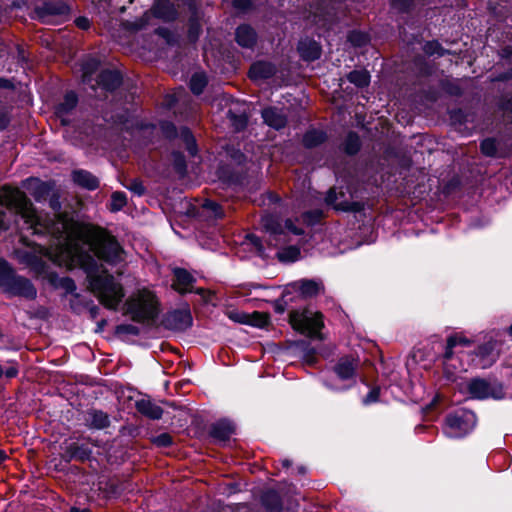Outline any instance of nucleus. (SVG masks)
<instances>
[{
    "instance_id": "obj_31",
    "label": "nucleus",
    "mask_w": 512,
    "mask_h": 512,
    "mask_svg": "<svg viewBox=\"0 0 512 512\" xmlns=\"http://www.w3.org/2000/svg\"><path fill=\"white\" fill-rule=\"evenodd\" d=\"M348 80L357 87H365L370 83V75L366 70H354L347 75Z\"/></svg>"
},
{
    "instance_id": "obj_43",
    "label": "nucleus",
    "mask_w": 512,
    "mask_h": 512,
    "mask_svg": "<svg viewBox=\"0 0 512 512\" xmlns=\"http://www.w3.org/2000/svg\"><path fill=\"white\" fill-rule=\"evenodd\" d=\"M153 442L160 447H168L172 444V437L168 433H162L153 439Z\"/></svg>"
},
{
    "instance_id": "obj_54",
    "label": "nucleus",
    "mask_w": 512,
    "mask_h": 512,
    "mask_svg": "<svg viewBox=\"0 0 512 512\" xmlns=\"http://www.w3.org/2000/svg\"><path fill=\"white\" fill-rule=\"evenodd\" d=\"M7 458V454L5 453V451L3 450H0V464H2Z\"/></svg>"
},
{
    "instance_id": "obj_39",
    "label": "nucleus",
    "mask_w": 512,
    "mask_h": 512,
    "mask_svg": "<svg viewBox=\"0 0 512 512\" xmlns=\"http://www.w3.org/2000/svg\"><path fill=\"white\" fill-rule=\"evenodd\" d=\"M348 40L354 46H363L364 44L367 43L368 37L365 33L359 31H352L348 36Z\"/></svg>"
},
{
    "instance_id": "obj_35",
    "label": "nucleus",
    "mask_w": 512,
    "mask_h": 512,
    "mask_svg": "<svg viewBox=\"0 0 512 512\" xmlns=\"http://www.w3.org/2000/svg\"><path fill=\"white\" fill-rule=\"evenodd\" d=\"M300 250L295 246H289L278 251L277 256L280 261L293 262L299 258Z\"/></svg>"
},
{
    "instance_id": "obj_49",
    "label": "nucleus",
    "mask_w": 512,
    "mask_h": 512,
    "mask_svg": "<svg viewBox=\"0 0 512 512\" xmlns=\"http://www.w3.org/2000/svg\"><path fill=\"white\" fill-rule=\"evenodd\" d=\"M247 239L250 241V243L252 245H254L256 247V249L259 252H262L263 246H262V241L260 240L259 237H257L256 235L251 234V235L247 236Z\"/></svg>"
},
{
    "instance_id": "obj_19",
    "label": "nucleus",
    "mask_w": 512,
    "mask_h": 512,
    "mask_svg": "<svg viewBox=\"0 0 512 512\" xmlns=\"http://www.w3.org/2000/svg\"><path fill=\"white\" fill-rule=\"evenodd\" d=\"M264 123L270 128H284L286 125V115L282 109L276 107L265 108L262 111Z\"/></svg>"
},
{
    "instance_id": "obj_59",
    "label": "nucleus",
    "mask_w": 512,
    "mask_h": 512,
    "mask_svg": "<svg viewBox=\"0 0 512 512\" xmlns=\"http://www.w3.org/2000/svg\"><path fill=\"white\" fill-rule=\"evenodd\" d=\"M6 82V80L0 78V87H4Z\"/></svg>"
},
{
    "instance_id": "obj_46",
    "label": "nucleus",
    "mask_w": 512,
    "mask_h": 512,
    "mask_svg": "<svg viewBox=\"0 0 512 512\" xmlns=\"http://www.w3.org/2000/svg\"><path fill=\"white\" fill-rule=\"evenodd\" d=\"M391 4L399 11H406L411 6L412 0H392Z\"/></svg>"
},
{
    "instance_id": "obj_61",
    "label": "nucleus",
    "mask_w": 512,
    "mask_h": 512,
    "mask_svg": "<svg viewBox=\"0 0 512 512\" xmlns=\"http://www.w3.org/2000/svg\"><path fill=\"white\" fill-rule=\"evenodd\" d=\"M509 333L512 335V325L509 328Z\"/></svg>"
},
{
    "instance_id": "obj_56",
    "label": "nucleus",
    "mask_w": 512,
    "mask_h": 512,
    "mask_svg": "<svg viewBox=\"0 0 512 512\" xmlns=\"http://www.w3.org/2000/svg\"><path fill=\"white\" fill-rule=\"evenodd\" d=\"M70 512H88L87 510H80L78 508H71Z\"/></svg>"
},
{
    "instance_id": "obj_23",
    "label": "nucleus",
    "mask_w": 512,
    "mask_h": 512,
    "mask_svg": "<svg viewBox=\"0 0 512 512\" xmlns=\"http://www.w3.org/2000/svg\"><path fill=\"white\" fill-rule=\"evenodd\" d=\"M85 423L93 429H104L109 426L110 419L107 413L93 409L86 413Z\"/></svg>"
},
{
    "instance_id": "obj_57",
    "label": "nucleus",
    "mask_w": 512,
    "mask_h": 512,
    "mask_svg": "<svg viewBox=\"0 0 512 512\" xmlns=\"http://www.w3.org/2000/svg\"><path fill=\"white\" fill-rule=\"evenodd\" d=\"M282 464H283V466H285V467H289L291 463H290V461H289V460H283Z\"/></svg>"
},
{
    "instance_id": "obj_29",
    "label": "nucleus",
    "mask_w": 512,
    "mask_h": 512,
    "mask_svg": "<svg viewBox=\"0 0 512 512\" xmlns=\"http://www.w3.org/2000/svg\"><path fill=\"white\" fill-rule=\"evenodd\" d=\"M77 96L74 92H68L61 103H59L56 107V115L59 117H63L65 114L70 112L75 108L77 104Z\"/></svg>"
},
{
    "instance_id": "obj_10",
    "label": "nucleus",
    "mask_w": 512,
    "mask_h": 512,
    "mask_svg": "<svg viewBox=\"0 0 512 512\" xmlns=\"http://www.w3.org/2000/svg\"><path fill=\"white\" fill-rule=\"evenodd\" d=\"M165 138L170 142L171 147L186 149L191 156L197 153V145L191 130H162Z\"/></svg>"
},
{
    "instance_id": "obj_32",
    "label": "nucleus",
    "mask_w": 512,
    "mask_h": 512,
    "mask_svg": "<svg viewBox=\"0 0 512 512\" xmlns=\"http://www.w3.org/2000/svg\"><path fill=\"white\" fill-rule=\"evenodd\" d=\"M325 139L323 130H307L304 135L303 142L306 147H314Z\"/></svg>"
},
{
    "instance_id": "obj_47",
    "label": "nucleus",
    "mask_w": 512,
    "mask_h": 512,
    "mask_svg": "<svg viewBox=\"0 0 512 512\" xmlns=\"http://www.w3.org/2000/svg\"><path fill=\"white\" fill-rule=\"evenodd\" d=\"M204 207L211 210L216 217H222L221 207L216 202L207 200L204 203Z\"/></svg>"
},
{
    "instance_id": "obj_42",
    "label": "nucleus",
    "mask_w": 512,
    "mask_h": 512,
    "mask_svg": "<svg viewBox=\"0 0 512 512\" xmlns=\"http://www.w3.org/2000/svg\"><path fill=\"white\" fill-rule=\"evenodd\" d=\"M59 198H60V196H59L58 192L55 191V188H54L53 192L50 194L48 199H49V206L55 213H58L61 209V203H60Z\"/></svg>"
},
{
    "instance_id": "obj_12",
    "label": "nucleus",
    "mask_w": 512,
    "mask_h": 512,
    "mask_svg": "<svg viewBox=\"0 0 512 512\" xmlns=\"http://www.w3.org/2000/svg\"><path fill=\"white\" fill-rule=\"evenodd\" d=\"M23 187L37 202H42L47 200L53 192L55 183L51 181H41L38 178H29L23 182Z\"/></svg>"
},
{
    "instance_id": "obj_40",
    "label": "nucleus",
    "mask_w": 512,
    "mask_h": 512,
    "mask_svg": "<svg viewBox=\"0 0 512 512\" xmlns=\"http://www.w3.org/2000/svg\"><path fill=\"white\" fill-rule=\"evenodd\" d=\"M229 115L231 119V125L234 126V128H245L248 125V118L244 113L235 115L229 111Z\"/></svg>"
},
{
    "instance_id": "obj_53",
    "label": "nucleus",
    "mask_w": 512,
    "mask_h": 512,
    "mask_svg": "<svg viewBox=\"0 0 512 512\" xmlns=\"http://www.w3.org/2000/svg\"><path fill=\"white\" fill-rule=\"evenodd\" d=\"M76 24L81 29H87L89 27V20L84 17H80L76 19Z\"/></svg>"
},
{
    "instance_id": "obj_14",
    "label": "nucleus",
    "mask_w": 512,
    "mask_h": 512,
    "mask_svg": "<svg viewBox=\"0 0 512 512\" xmlns=\"http://www.w3.org/2000/svg\"><path fill=\"white\" fill-rule=\"evenodd\" d=\"M192 316L189 309H179L169 312L165 317V325L169 329L183 331L192 325Z\"/></svg>"
},
{
    "instance_id": "obj_41",
    "label": "nucleus",
    "mask_w": 512,
    "mask_h": 512,
    "mask_svg": "<svg viewBox=\"0 0 512 512\" xmlns=\"http://www.w3.org/2000/svg\"><path fill=\"white\" fill-rule=\"evenodd\" d=\"M424 51L428 55H443V49L438 42H427L424 46Z\"/></svg>"
},
{
    "instance_id": "obj_55",
    "label": "nucleus",
    "mask_w": 512,
    "mask_h": 512,
    "mask_svg": "<svg viewBox=\"0 0 512 512\" xmlns=\"http://www.w3.org/2000/svg\"><path fill=\"white\" fill-rule=\"evenodd\" d=\"M69 132H72L73 134H78L79 136L84 134V132L86 130H77V129H74V130H68Z\"/></svg>"
},
{
    "instance_id": "obj_44",
    "label": "nucleus",
    "mask_w": 512,
    "mask_h": 512,
    "mask_svg": "<svg viewBox=\"0 0 512 512\" xmlns=\"http://www.w3.org/2000/svg\"><path fill=\"white\" fill-rule=\"evenodd\" d=\"M129 190H131L133 193L137 195H142L145 192V188L141 181L134 179L131 180V183L126 186Z\"/></svg>"
},
{
    "instance_id": "obj_24",
    "label": "nucleus",
    "mask_w": 512,
    "mask_h": 512,
    "mask_svg": "<svg viewBox=\"0 0 512 512\" xmlns=\"http://www.w3.org/2000/svg\"><path fill=\"white\" fill-rule=\"evenodd\" d=\"M228 316L231 320L238 323L252 324L255 326H262L266 323V317L257 312L249 315L240 311H230Z\"/></svg>"
},
{
    "instance_id": "obj_50",
    "label": "nucleus",
    "mask_w": 512,
    "mask_h": 512,
    "mask_svg": "<svg viewBox=\"0 0 512 512\" xmlns=\"http://www.w3.org/2000/svg\"><path fill=\"white\" fill-rule=\"evenodd\" d=\"M378 396H379V390L378 389H372L368 393V395L365 397L364 403L365 404H370L372 402H375V401H377Z\"/></svg>"
},
{
    "instance_id": "obj_16",
    "label": "nucleus",
    "mask_w": 512,
    "mask_h": 512,
    "mask_svg": "<svg viewBox=\"0 0 512 512\" xmlns=\"http://www.w3.org/2000/svg\"><path fill=\"white\" fill-rule=\"evenodd\" d=\"M292 287L299 291L303 297H313L324 291L322 282L314 279L296 281L292 284Z\"/></svg>"
},
{
    "instance_id": "obj_17",
    "label": "nucleus",
    "mask_w": 512,
    "mask_h": 512,
    "mask_svg": "<svg viewBox=\"0 0 512 512\" xmlns=\"http://www.w3.org/2000/svg\"><path fill=\"white\" fill-rule=\"evenodd\" d=\"M276 72L275 66L267 61L253 63L249 70V77L254 81H261L272 77Z\"/></svg>"
},
{
    "instance_id": "obj_38",
    "label": "nucleus",
    "mask_w": 512,
    "mask_h": 512,
    "mask_svg": "<svg viewBox=\"0 0 512 512\" xmlns=\"http://www.w3.org/2000/svg\"><path fill=\"white\" fill-rule=\"evenodd\" d=\"M115 125H123L124 128H149L148 126H135L132 117L125 112L124 114H120L116 116V119L113 121Z\"/></svg>"
},
{
    "instance_id": "obj_3",
    "label": "nucleus",
    "mask_w": 512,
    "mask_h": 512,
    "mask_svg": "<svg viewBox=\"0 0 512 512\" xmlns=\"http://www.w3.org/2000/svg\"><path fill=\"white\" fill-rule=\"evenodd\" d=\"M126 313L134 321L153 320L159 312V302L153 291L147 288L134 292L125 302Z\"/></svg>"
},
{
    "instance_id": "obj_58",
    "label": "nucleus",
    "mask_w": 512,
    "mask_h": 512,
    "mask_svg": "<svg viewBox=\"0 0 512 512\" xmlns=\"http://www.w3.org/2000/svg\"><path fill=\"white\" fill-rule=\"evenodd\" d=\"M4 376V368L2 366V364L0 363V378Z\"/></svg>"
},
{
    "instance_id": "obj_27",
    "label": "nucleus",
    "mask_w": 512,
    "mask_h": 512,
    "mask_svg": "<svg viewBox=\"0 0 512 512\" xmlns=\"http://www.w3.org/2000/svg\"><path fill=\"white\" fill-rule=\"evenodd\" d=\"M121 83V76L119 72L114 70H105L101 72L98 79V84L106 90H113Z\"/></svg>"
},
{
    "instance_id": "obj_60",
    "label": "nucleus",
    "mask_w": 512,
    "mask_h": 512,
    "mask_svg": "<svg viewBox=\"0 0 512 512\" xmlns=\"http://www.w3.org/2000/svg\"><path fill=\"white\" fill-rule=\"evenodd\" d=\"M61 124H62V125H67V122L62 118V120H61Z\"/></svg>"
},
{
    "instance_id": "obj_48",
    "label": "nucleus",
    "mask_w": 512,
    "mask_h": 512,
    "mask_svg": "<svg viewBox=\"0 0 512 512\" xmlns=\"http://www.w3.org/2000/svg\"><path fill=\"white\" fill-rule=\"evenodd\" d=\"M80 447L77 445V443H71L69 446H68V451L70 452L71 454V457H79V458H83V455L85 454L84 452H80Z\"/></svg>"
},
{
    "instance_id": "obj_9",
    "label": "nucleus",
    "mask_w": 512,
    "mask_h": 512,
    "mask_svg": "<svg viewBox=\"0 0 512 512\" xmlns=\"http://www.w3.org/2000/svg\"><path fill=\"white\" fill-rule=\"evenodd\" d=\"M467 390L470 396L476 399H486L489 397L500 399L503 397L501 385L480 378L472 379L467 384Z\"/></svg>"
},
{
    "instance_id": "obj_6",
    "label": "nucleus",
    "mask_w": 512,
    "mask_h": 512,
    "mask_svg": "<svg viewBox=\"0 0 512 512\" xmlns=\"http://www.w3.org/2000/svg\"><path fill=\"white\" fill-rule=\"evenodd\" d=\"M290 323L300 333L316 337L323 326L322 314L308 309L292 311Z\"/></svg>"
},
{
    "instance_id": "obj_33",
    "label": "nucleus",
    "mask_w": 512,
    "mask_h": 512,
    "mask_svg": "<svg viewBox=\"0 0 512 512\" xmlns=\"http://www.w3.org/2000/svg\"><path fill=\"white\" fill-rule=\"evenodd\" d=\"M360 149V139L355 132H350L344 142V151L347 154H356Z\"/></svg>"
},
{
    "instance_id": "obj_8",
    "label": "nucleus",
    "mask_w": 512,
    "mask_h": 512,
    "mask_svg": "<svg viewBox=\"0 0 512 512\" xmlns=\"http://www.w3.org/2000/svg\"><path fill=\"white\" fill-rule=\"evenodd\" d=\"M349 196L342 188L338 191L337 188H331L326 195L325 202L333 206L336 210L358 212L363 209V204L353 200L352 193L348 190Z\"/></svg>"
},
{
    "instance_id": "obj_7",
    "label": "nucleus",
    "mask_w": 512,
    "mask_h": 512,
    "mask_svg": "<svg viewBox=\"0 0 512 512\" xmlns=\"http://www.w3.org/2000/svg\"><path fill=\"white\" fill-rule=\"evenodd\" d=\"M476 417L471 411H460L446 418L444 434L449 438H461L474 427Z\"/></svg>"
},
{
    "instance_id": "obj_28",
    "label": "nucleus",
    "mask_w": 512,
    "mask_h": 512,
    "mask_svg": "<svg viewBox=\"0 0 512 512\" xmlns=\"http://www.w3.org/2000/svg\"><path fill=\"white\" fill-rule=\"evenodd\" d=\"M153 14L166 21L173 20L176 17L174 7L166 0H159L155 3L152 9Z\"/></svg>"
},
{
    "instance_id": "obj_15",
    "label": "nucleus",
    "mask_w": 512,
    "mask_h": 512,
    "mask_svg": "<svg viewBox=\"0 0 512 512\" xmlns=\"http://www.w3.org/2000/svg\"><path fill=\"white\" fill-rule=\"evenodd\" d=\"M173 288L179 293L191 292L193 289L194 277L185 269L175 268L173 271Z\"/></svg>"
},
{
    "instance_id": "obj_36",
    "label": "nucleus",
    "mask_w": 512,
    "mask_h": 512,
    "mask_svg": "<svg viewBox=\"0 0 512 512\" xmlns=\"http://www.w3.org/2000/svg\"><path fill=\"white\" fill-rule=\"evenodd\" d=\"M126 203V194L123 192L116 191L111 195L110 209L112 211H119L126 205Z\"/></svg>"
},
{
    "instance_id": "obj_34",
    "label": "nucleus",
    "mask_w": 512,
    "mask_h": 512,
    "mask_svg": "<svg viewBox=\"0 0 512 512\" xmlns=\"http://www.w3.org/2000/svg\"><path fill=\"white\" fill-rule=\"evenodd\" d=\"M207 85V78L203 73H196L191 77L190 88L194 94H201Z\"/></svg>"
},
{
    "instance_id": "obj_1",
    "label": "nucleus",
    "mask_w": 512,
    "mask_h": 512,
    "mask_svg": "<svg viewBox=\"0 0 512 512\" xmlns=\"http://www.w3.org/2000/svg\"><path fill=\"white\" fill-rule=\"evenodd\" d=\"M68 246L61 250L57 262L68 267L80 265L87 274L89 289L107 309L117 310L125 296L122 284L98 261L116 264L122 261L123 249L106 230L90 224L60 222L56 226Z\"/></svg>"
},
{
    "instance_id": "obj_4",
    "label": "nucleus",
    "mask_w": 512,
    "mask_h": 512,
    "mask_svg": "<svg viewBox=\"0 0 512 512\" xmlns=\"http://www.w3.org/2000/svg\"><path fill=\"white\" fill-rule=\"evenodd\" d=\"M0 287L12 296L34 299L37 291L26 278L16 275L6 261L0 260Z\"/></svg>"
},
{
    "instance_id": "obj_2",
    "label": "nucleus",
    "mask_w": 512,
    "mask_h": 512,
    "mask_svg": "<svg viewBox=\"0 0 512 512\" xmlns=\"http://www.w3.org/2000/svg\"><path fill=\"white\" fill-rule=\"evenodd\" d=\"M16 217L22 219V229L31 231L34 235H50L54 240V244L49 249L40 244L17 249L15 254L19 262L26 265L38 276L47 279L55 288H62L66 293H72L76 289L74 281L68 277H59L50 270L48 262L67 269L76 268V266L68 267L56 261V258H60L62 254L61 250L68 246V243L62 236L63 233L56 231L55 228L60 222L80 223L69 218L66 214L60 213L54 219H49L34 208L24 192L17 188L4 186L0 188V232L7 230L12 222H15ZM77 267L82 268L80 265H77Z\"/></svg>"
},
{
    "instance_id": "obj_30",
    "label": "nucleus",
    "mask_w": 512,
    "mask_h": 512,
    "mask_svg": "<svg viewBox=\"0 0 512 512\" xmlns=\"http://www.w3.org/2000/svg\"><path fill=\"white\" fill-rule=\"evenodd\" d=\"M493 350L494 348L491 345H485L478 349L477 356L480 357L478 365L481 368L489 367L496 360V354Z\"/></svg>"
},
{
    "instance_id": "obj_18",
    "label": "nucleus",
    "mask_w": 512,
    "mask_h": 512,
    "mask_svg": "<svg viewBox=\"0 0 512 512\" xmlns=\"http://www.w3.org/2000/svg\"><path fill=\"white\" fill-rule=\"evenodd\" d=\"M71 176L73 182L81 188L95 190L99 187V179L87 170H74Z\"/></svg>"
},
{
    "instance_id": "obj_37",
    "label": "nucleus",
    "mask_w": 512,
    "mask_h": 512,
    "mask_svg": "<svg viewBox=\"0 0 512 512\" xmlns=\"http://www.w3.org/2000/svg\"><path fill=\"white\" fill-rule=\"evenodd\" d=\"M99 62L96 59H89L82 65L83 72V81L89 82L90 76L94 73V71L98 68Z\"/></svg>"
},
{
    "instance_id": "obj_26",
    "label": "nucleus",
    "mask_w": 512,
    "mask_h": 512,
    "mask_svg": "<svg viewBox=\"0 0 512 512\" xmlns=\"http://www.w3.org/2000/svg\"><path fill=\"white\" fill-rule=\"evenodd\" d=\"M255 31L247 25L239 26L236 30L237 43L245 48H251L256 43Z\"/></svg>"
},
{
    "instance_id": "obj_52",
    "label": "nucleus",
    "mask_w": 512,
    "mask_h": 512,
    "mask_svg": "<svg viewBox=\"0 0 512 512\" xmlns=\"http://www.w3.org/2000/svg\"><path fill=\"white\" fill-rule=\"evenodd\" d=\"M18 374V369L15 365L10 364L8 367L4 369V375L7 378H13Z\"/></svg>"
},
{
    "instance_id": "obj_51",
    "label": "nucleus",
    "mask_w": 512,
    "mask_h": 512,
    "mask_svg": "<svg viewBox=\"0 0 512 512\" xmlns=\"http://www.w3.org/2000/svg\"><path fill=\"white\" fill-rule=\"evenodd\" d=\"M251 5L250 0H233V6L240 10H245Z\"/></svg>"
},
{
    "instance_id": "obj_13",
    "label": "nucleus",
    "mask_w": 512,
    "mask_h": 512,
    "mask_svg": "<svg viewBox=\"0 0 512 512\" xmlns=\"http://www.w3.org/2000/svg\"><path fill=\"white\" fill-rule=\"evenodd\" d=\"M470 343L471 342L469 339H467L466 337H464L462 335H458V334L450 336L448 338L447 347H446V351H445V355H444V358H445L444 371L449 380L455 379V373L450 370L451 368H455V365H454L455 359L453 358V349L456 348L457 346H469Z\"/></svg>"
},
{
    "instance_id": "obj_11",
    "label": "nucleus",
    "mask_w": 512,
    "mask_h": 512,
    "mask_svg": "<svg viewBox=\"0 0 512 512\" xmlns=\"http://www.w3.org/2000/svg\"><path fill=\"white\" fill-rule=\"evenodd\" d=\"M481 152L488 157H506L512 154L511 139L487 138L481 142Z\"/></svg>"
},
{
    "instance_id": "obj_45",
    "label": "nucleus",
    "mask_w": 512,
    "mask_h": 512,
    "mask_svg": "<svg viewBox=\"0 0 512 512\" xmlns=\"http://www.w3.org/2000/svg\"><path fill=\"white\" fill-rule=\"evenodd\" d=\"M174 164L179 172H183L186 168L185 160L179 151H173Z\"/></svg>"
},
{
    "instance_id": "obj_20",
    "label": "nucleus",
    "mask_w": 512,
    "mask_h": 512,
    "mask_svg": "<svg viewBox=\"0 0 512 512\" xmlns=\"http://www.w3.org/2000/svg\"><path fill=\"white\" fill-rule=\"evenodd\" d=\"M358 367V360L352 357H343L334 367L336 375L342 379L347 380L354 376Z\"/></svg>"
},
{
    "instance_id": "obj_25",
    "label": "nucleus",
    "mask_w": 512,
    "mask_h": 512,
    "mask_svg": "<svg viewBox=\"0 0 512 512\" xmlns=\"http://www.w3.org/2000/svg\"><path fill=\"white\" fill-rule=\"evenodd\" d=\"M136 408L141 414L151 419H160L163 414L161 407L153 403L150 399L143 398L138 400L136 402Z\"/></svg>"
},
{
    "instance_id": "obj_5",
    "label": "nucleus",
    "mask_w": 512,
    "mask_h": 512,
    "mask_svg": "<svg viewBox=\"0 0 512 512\" xmlns=\"http://www.w3.org/2000/svg\"><path fill=\"white\" fill-rule=\"evenodd\" d=\"M262 226L269 234L266 242L273 247H278L282 242L286 241V233L294 235L302 234V229L294 225L291 220H287L283 226L279 219L273 215H266L262 218Z\"/></svg>"
},
{
    "instance_id": "obj_22",
    "label": "nucleus",
    "mask_w": 512,
    "mask_h": 512,
    "mask_svg": "<svg viewBox=\"0 0 512 512\" xmlns=\"http://www.w3.org/2000/svg\"><path fill=\"white\" fill-rule=\"evenodd\" d=\"M298 51L300 56L306 61H314L321 55L319 44L310 39L301 40L298 44Z\"/></svg>"
},
{
    "instance_id": "obj_21",
    "label": "nucleus",
    "mask_w": 512,
    "mask_h": 512,
    "mask_svg": "<svg viewBox=\"0 0 512 512\" xmlns=\"http://www.w3.org/2000/svg\"><path fill=\"white\" fill-rule=\"evenodd\" d=\"M235 427L232 422L228 420H220L212 425L210 435L216 441L225 442L234 433Z\"/></svg>"
}]
</instances>
